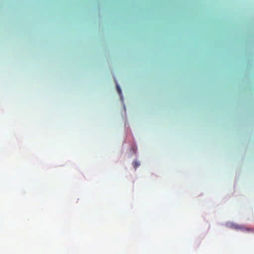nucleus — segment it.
<instances>
[{
	"label": "nucleus",
	"mask_w": 254,
	"mask_h": 254,
	"mask_svg": "<svg viewBox=\"0 0 254 254\" xmlns=\"http://www.w3.org/2000/svg\"><path fill=\"white\" fill-rule=\"evenodd\" d=\"M231 227L236 230H246L249 232H254V229L250 228H246L243 225H238L236 224H233L231 225Z\"/></svg>",
	"instance_id": "1"
},
{
	"label": "nucleus",
	"mask_w": 254,
	"mask_h": 254,
	"mask_svg": "<svg viewBox=\"0 0 254 254\" xmlns=\"http://www.w3.org/2000/svg\"><path fill=\"white\" fill-rule=\"evenodd\" d=\"M132 165H133V167L134 168V169H136L138 167H139L140 166V164L138 162H137L136 161H134L132 163Z\"/></svg>",
	"instance_id": "2"
},
{
	"label": "nucleus",
	"mask_w": 254,
	"mask_h": 254,
	"mask_svg": "<svg viewBox=\"0 0 254 254\" xmlns=\"http://www.w3.org/2000/svg\"><path fill=\"white\" fill-rule=\"evenodd\" d=\"M116 86H117V91H118L119 94L120 95H121L122 94V90H121L119 85L117 84Z\"/></svg>",
	"instance_id": "3"
}]
</instances>
